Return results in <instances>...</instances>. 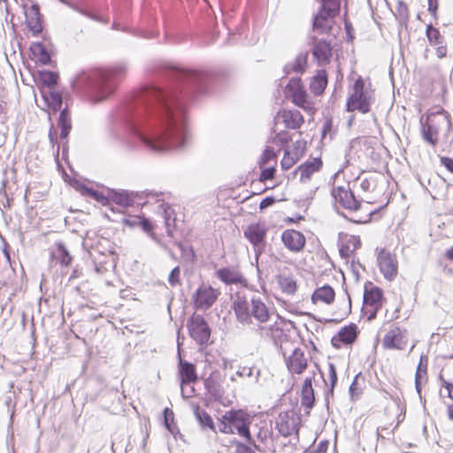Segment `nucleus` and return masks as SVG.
I'll return each mask as SVG.
<instances>
[{"instance_id":"obj_11","label":"nucleus","mask_w":453,"mask_h":453,"mask_svg":"<svg viewBox=\"0 0 453 453\" xmlns=\"http://www.w3.org/2000/svg\"><path fill=\"white\" fill-rule=\"evenodd\" d=\"M284 246L292 252H300L303 250L306 239L303 234L295 229H287L281 234Z\"/></svg>"},{"instance_id":"obj_51","label":"nucleus","mask_w":453,"mask_h":453,"mask_svg":"<svg viewBox=\"0 0 453 453\" xmlns=\"http://www.w3.org/2000/svg\"><path fill=\"white\" fill-rule=\"evenodd\" d=\"M179 248L180 250L181 256L186 261L190 263L195 262L196 256L192 246L185 247L184 245L180 244Z\"/></svg>"},{"instance_id":"obj_38","label":"nucleus","mask_w":453,"mask_h":453,"mask_svg":"<svg viewBox=\"0 0 453 453\" xmlns=\"http://www.w3.org/2000/svg\"><path fill=\"white\" fill-rule=\"evenodd\" d=\"M277 282L283 293L293 296L296 292V281L292 276L280 274L277 276Z\"/></svg>"},{"instance_id":"obj_31","label":"nucleus","mask_w":453,"mask_h":453,"mask_svg":"<svg viewBox=\"0 0 453 453\" xmlns=\"http://www.w3.org/2000/svg\"><path fill=\"white\" fill-rule=\"evenodd\" d=\"M335 297L334 289L326 284L320 288H318L311 295V301L316 303L318 301L323 302L326 304H331L334 303Z\"/></svg>"},{"instance_id":"obj_28","label":"nucleus","mask_w":453,"mask_h":453,"mask_svg":"<svg viewBox=\"0 0 453 453\" xmlns=\"http://www.w3.org/2000/svg\"><path fill=\"white\" fill-rule=\"evenodd\" d=\"M250 314L259 323H265L270 318L267 306L259 298L251 299Z\"/></svg>"},{"instance_id":"obj_60","label":"nucleus","mask_w":453,"mask_h":453,"mask_svg":"<svg viewBox=\"0 0 453 453\" xmlns=\"http://www.w3.org/2000/svg\"><path fill=\"white\" fill-rule=\"evenodd\" d=\"M49 139L51 142V144L54 146L56 143L58 144L57 146V150H56V157H58V153H59V149H60V146L59 144L58 143V140H57V131L56 129L54 128V126L53 124H51L50 126V131H49Z\"/></svg>"},{"instance_id":"obj_6","label":"nucleus","mask_w":453,"mask_h":453,"mask_svg":"<svg viewBox=\"0 0 453 453\" xmlns=\"http://www.w3.org/2000/svg\"><path fill=\"white\" fill-rule=\"evenodd\" d=\"M267 228L260 223L250 224L244 230V237L252 244L256 260L266 247Z\"/></svg>"},{"instance_id":"obj_4","label":"nucleus","mask_w":453,"mask_h":453,"mask_svg":"<svg viewBox=\"0 0 453 453\" xmlns=\"http://www.w3.org/2000/svg\"><path fill=\"white\" fill-rule=\"evenodd\" d=\"M451 127L450 115L444 110L428 114L426 120L420 119L422 138L433 147L438 142L439 130L445 127L447 132H449Z\"/></svg>"},{"instance_id":"obj_35","label":"nucleus","mask_w":453,"mask_h":453,"mask_svg":"<svg viewBox=\"0 0 453 453\" xmlns=\"http://www.w3.org/2000/svg\"><path fill=\"white\" fill-rule=\"evenodd\" d=\"M282 119L286 127L290 129H297L303 123V115L296 110L284 111L282 114Z\"/></svg>"},{"instance_id":"obj_33","label":"nucleus","mask_w":453,"mask_h":453,"mask_svg":"<svg viewBox=\"0 0 453 453\" xmlns=\"http://www.w3.org/2000/svg\"><path fill=\"white\" fill-rule=\"evenodd\" d=\"M30 51L41 65H46L51 63V55L42 42H33Z\"/></svg>"},{"instance_id":"obj_2","label":"nucleus","mask_w":453,"mask_h":453,"mask_svg":"<svg viewBox=\"0 0 453 453\" xmlns=\"http://www.w3.org/2000/svg\"><path fill=\"white\" fill-rule=\"evenodd\" d=\"M127 72V65L124 62L105 68L81 70L73 77L71 85L73 90L86 95L90 102L98 104L115 93Z\"/></svg>"},{"instance_id":"obj_57","label":"nucleus","mask_w":453,"mask_h":453,"mask_svg":"<svg viewBox=\"0 0 453 453\" xmlns=\"http://www.w3.org/2000/svg\"><path fill=\"white\" fill-rule=\"evenodd\" d=\"M163 418L165 427H168L169 425H171V423L174 421L173 411L170 408L165 407L163 411Z\"/></svg>"},{"instance_id":"obj_46","label":"nucleus","mask_w":453,"mask_h":453,"mask_svg":"<svg viewBox=\"0 0 453 453\" xmlns=\"http://www.w3.org/2000/svg\"><path fill=\"white\" fill-rule=\"evenodd\" d=\"M351 94H356L357 97H372V95L368 92L365 81L359 76L353 84V91Z\"/></svg>"},{"instance_id":"obj_9","label":"nucleus","mask_w":453,"mask_h":453,"mask_svg":"<svg viewBox=\"0 0 453 453\" xmlns=\"http://www.w3.org/2000/svg\"><path fill=\"white\" fill-rule=\"evenodd\" d=\"M378 265L384 278L389 281L393 280L398 272V265L394 254L386 249H382L377 257Z\"/></svg>"},{"instance_id":"obj_43","label":"nucleus","mask_w":453,"mask_h":453,"mask_svg":"<svg viewBox=\"0 0 453 453\" xmlns=\"http://www.w3.org/2000/svg\"><path fill=\"white\" fill-rule=\"evenodd\" d=\"M319 9L327 12L328 16L336 17L340 13L341 0H321Z\"/></svg>"},{"instance_id":"obj_61","label":"nucleus","mask_w":453,"mask_h":453,"mask_svg":"<svg viewBox=\"0 0 453 453\" xmlns=\"http://www.w3.org/2000/svg\"><path fill=\"white\" fill-rule=\"evenodd\" d=\"M440 162L449 173H453V157H441Z\"/></svg>"},{"instance_id":"obj_17","label":"nucleus","mask_w":453,"mask_h":453,"mask_svg":"<svg viewBox=\"0 0 453 453\" xmlns=\"http://www.w3.org/2000/svg\"><path fill=\"white\" fill-rule=\"evenodd\" d=\"M178 375L180 380V386L195 383L198 377L196 373V365L187 360L180 357L178 363Z\"/></svg>"},{"instance_id":"obj_7","label":"nucleus","mask_w":453,"mask_h":453,"mask_svg":"<svg viewBox=\"0 0 453 453\" xmlns=\"http://www.w3.org/2000/svg\"><path fill=\"white\" fill-rule=\"evenodd\" d=\"M286 96L292 99L296 106L306 110L309 106L308 95L300 77L291 78L285 88Z\"/></svg>"},{"instance_id":"obj_10","label":"nucleus","mask_w":453,"mask_h":453,"mask_svg":"<svg viewBox=\"0 0 453 453\" xmlns=\"http://www.w3.org/2000/svg\"><path fill=\"white\" fill-rule=\"evenodd\" d=\"M26 25L33 35H38L43 29V18L40 12V6L37 3H34L25 12Z\"/></svg>"},{"instance_id":"obj_49","label":"nucleus","mask_w":453,"mask_h":453,"mask_svg":"<svg viewBox=\"0 0 453 453\" xmlns=\"http://www.w3.org/2000/svg\"><path fill=\"white\" fill-rule=\"evenodd\" d=\"M299 159L295 158V155L290 152V150L287 149L284 151L283 158L280 161V165L283 170L290 169Z\"/></svg>"},{"instance_id":"obj_42","label":"nucleus","mask_w":453,"mask_h":453,"mask_svg":"<svg viewBox=\"0 0 453 453\" xmlns=\"http://www.w3.org/2000/svg\"><path fill=\"white\" fill-rule=\"evenodd\" d=\"M426 35L432 46L441 45L444 43V38L441 35L438 28L434 27L432 24L426 26Z\"/></svg>"},{"instance_id":"obj_64","label":"nucleus","mask_w":453,"mask_h":453,"mask_svg":"<svg viewBox=\"0 0 453 453\" xmlns=\"http://www.w3.org/2000/svg\"><path fill=\"white\" fill-rule=\"evenodd\" d=\"M439 379L442 381V387L448 390V397L453 400V383L445 380L441 374L439 375Z\"/></svg>"},{"instance_id":"obj_22","label":"nucleus","mask_w":453,"mask_h":453,"mask_svg":"<svg viewBox=\"0 0 453 453\" xmlns=\"http://www.w3.org/2000/svg\"><path fill=\"white\" fill-rule=\"evenodd\" d=\"M232 308L240 323L243 325L252 323L250 304L245 299L237 298L233 302Z\"/></svg>"},{"instance_id":"obj_25","label":"nucleus","mask_w":453,"mask_h":453,"mask_svg":"<svg viewBox=\"0 0 453 453\" xmlns=\"http://www.w3.org/2000/svg\"><path fill=\"white\" fill-rule=\"evenodd\" d=\"M312 377H306L302 387L301 403L303 406L308 409L307 413L310 412V410H311L315 404V395L312 387Z\"/></svg>"},{"instance_id":"obj_24","label":"nucleus","mask_w":453,"mask_h":453,"mask_svg":"<svg viewBox=\"0 0 453 453\" xmlns=\"http://www.w3.org/2000/svg\"><path fill=\"white\" fill-rule=\"evenodd\" d=\"M50 260H56L62 267H68L73 262V256L62 242H56V249L50 251Z\"/></svg>"},{"instance_id":"obj_32","label":"nucleus","mask_w":453,"mask_h":453,"mask_svg":"<svg viewBox=\"0 0 453 453\" xmlns=\"http://www.w3.org/2000/svg\"><path fill=\"white\" fill-rule=\"evenodd\" d=\"M204 388L208 394L211 395L214 399H219L223 395V389L219 381V375L216 372H212L207 377L204 381Z\"/></svg>"},{"instance_id":"obj_50","label":"nucleus","mask_w":453,"mask_h":453,"mask_svg":"<svg viewBox=\"0 0 453 453\" xmlns=\"http://www.w3.org/2000/svg\"><path fill=\"white\" fill-rule=\"evenodd\" d=\"M306 150V142L303 140L296 141L293 143V148L290 152L295 155L296 159H300Z\"/></svg>"},{"instance_id":"obj_41","label":"nucleus","mask_w":453,"mask_h":453,"mask_svg":"<svg viewBox=\"0 0 453 453\" xmlns=\"http://www.w3.org/2000/svg\"><path fill=\"white\" fill-rule=\"evenodd\" d=\"M328 373L330 379V388L327 389L325 395V402L327 408L329 406V397L334 396V390L338 380L336 367L333 363L328 364Z\"/></svg>"},{"instance_id":"obj_8","label":"nucleus","mask_w":453,"mask_h":453,"mask_svg":"<svg viewBox=\"0 0 453 453\" xmlns=\"http://www.w3.org/2000/svg\"><path fill=\"white\" fill-rule=\"evenodd\" d=\"M219 292L211 286L201 285L193 295L194 306L196 310L211 308L218 299Z\"/></svg>"},{"instance_id":"obj_54","label":"nucleus","mask_w":453,"mask_h":453,"mask_svg":"<svg viewBox=\"0 0 453 453\" xmlns=\"http://www.w3.org/2000/svg\"><path fill=\"white\" fill-rule=\"evenodd\" d=\"M180 268L177 265L172 269L168 277V282L172 287H174L180 283Z\"/></svg>"},{"instance_id":"obj_52","label":"nucleus","mask_w":453,"mask_h":453,"mask_svg":"<svg viewBox=\"0 0 453 453\" xmlns=\"http://www.w3.org/2000/svg\"><path fill=\"white\" fill-rule=\"evenodd\" d=\"M276 173L275 166L265 167L262 169L258 180L265 182L266 180H273Z\"/></svg>"},{"instance_id":"obj_48","label":"nucleus","mask_w":453,"mask_h":453,"mask_svg":"<svg viewBox=\"0 0 453 453\" xmlns=\"http://www.w3.org/2000/svg\"><path fill=\"white\" fill-rule=\"evenodd\" d=\"M231 444L235 446V453H255L254 449H252V446L255 449H256V447L253 444H250V443L245 444L236 439L232 440ZM257 449H259L258 446H257Z\"/></svg>"},{"instance_id":"obj_56","label":"nucleus","mask_w":453,"mask_h":453,"mask_svg":"<svg viewBox=\"0 0 453 453\" xmlns=\"http://www.w3.org/2000/svg\"><path fill=\"white\" fill-rule=\"evenodd\" d=\"M274 453H297V449L295 443L288 441L282 444L278 450L274 451Z\"/></svg>"},{"instance_id":"obj_30","label":"nucleus","mask_w":453,"mask_h":453,"mask_svg":"<svg viewBox=\"0 0 453 453\" xmlns=\"http://www.w3.org/2000/svg\"><path fill=\"white\" fill-rule=\"evenodd\" d=\"M194 415L203 430L209 429L217 433L216 426L211 415L198 404L193 407Z\"/></svg>"},{"instance_id":"obj_36","label":"nucleus","mask_w":453,"mask_h":453,"mask_svg":"<svg viewBox=\"0 0 453 453\" xmlns=\"http://www.w3.org/2000/svg\"><path fill=\"white\" fill-rule=\"evenodd\" d=\"M340 340L346 345H351L358 335L357 326L354 323L345 326L337 333Z\"/></svg>"},{"instance_id":"obj_45","label":"nucleus","mask_w":453,"mask_h":453,"mask_svg":"<svg viewBox=\"0 0 453 453\" xmlns=\"http://www.w3.org/2000/svg\"><path fill=\"white\" fill-rule=\"evenodd\" d=\"M160 208L162 209V214H163L165 225L166 227V233L168 235H172L173 234L172 225L175 221V219L172 218V214H173V211L168 204H165V203L160 204Z\"/></svg>"},{"instance_id":"obj_47","label":"nucleus","mask_w":453,"mask_h":453,"mask_svg":"<svg viewBox=\"0 0 453 453\" xmlns=\"http://www.w3.org/2000/svg\"><path fill=\"white\" fill-rule=\"evenodd\" d=\"M396 17L401 24L407 25L409 19L408 6L402 1H399L396 6Z\"/></svg>"},{"instance_id":"obj_15","label":"nucleus","mask_w":453,"mask_h":453,"mask_svg":"<svg viewBox=\"0 0 453 453\" xmlns=\"http://www.w3.org/2000/svg\"><path fill=\"white\" fill-rule=\"evenodd\" d=\"M383 291L380 288L374 286L371 281L365 284L363 303L365 306L382 307Z\"/></svg>"},{"instance_id":"obj_27","label":"nucleus","mask_w":453,"mask_h":453,"mask_svg":"<svg viewBox=\"0 0 453 453\" xmlns=\"http://www.w3.org/2000/svg\"><path fill=\"white\" fill-rule=\"evenodd\" d=\"M42 96L47 106L54 114L62 110L63 96L61 92L54 89H49L48 92L42 91Z\"/></svg>"},{"instance_id":"obj_19","label":"nucleus","mask_w":453,"mask_h":453,"mask_svg":"<svg viewBox=\"0 0 453 453\" xmlns=\"http://www.w3.org/2000/svg\"><path fill=\"white\" fill-rule=\"evenodd\" d=\"M372 97H357L356 94H349L346 102V111L352 112L357 111L362 114H366L371 111Z\"/></svg>"},{"instance_id":"obj_53","label":"nucleus","mask_w":453,"mask_h":453,"mask_svg":"<svg viewBox=\"0 0 453 453\" xmlns=\"http://www.w3.org/2000/svg\"><path fill=\"white\" fill-rule=\"evenodd\" d=\"M275 157H276V154H275L274 150L273 149H271V148H266L264 150V152H263V154H262V156H261V157L259 159V162H258L259 166L263 167L270 160H273Z\"/></svg>"},{"instance_id":"obj_3","label":"nucleus","mask_w":453,"mask_h":453,"mask_svg":"<svg viewBox=\"0 0 453 453\" xmlns=\"http://www.w3.org/2000/svg\"><path fill=\"white\" fill-rule=\"evenodd\" d=\"M250 424L251 418L247 411L242 409H231L226 411L221 418L219 419L218 427L219 432L223 434H233L236 433L243 437L248 443L253 444L257 448L250 434Z\"/></svg>"},{"instance_id":"obj_13","label":"nucleus","mask_w":453,"mask_h":453,"mask_svg":"<svg viewBox=\"0 0 453 453\" xmlns=\"http://www.w3.org/2000/svg\"><path fill=\"white\" fill-rule=\"evenodd\" d=\"M334 199L345 209L357 211L361 206V202L357 200L355 194L350 189L340 186L332 191Z\"/></svg>"},{"instance_id":"obj_16","label":"nucleus","mask_w":453,"mask_h":453,"mask_svg":"<svg viewBox=\"0 0 453 453\" xmlns=\"http://www.w3.org/2000/svg\"><path fill=\"white\" fill-rule=\"evenodd\" d=\"M286 365L292 373H303L308 366V362L303 351L300 348H296L292 354L286 359Z\"/></svg>"},{"instance_id":"obj_62","label":"nucleus","mask_w":453,"mask_h":453,"mask_svg":"<svg viewBox=\"0 0 453 453\" xmlns=\"http://www.w3.org/2000/svg\"><path fill=\"white\" fill-rule=\"evenodd\" d=\"M276 139L282 144L286 145L291 141V135L287 131H281L276 134Z\"/></svg>"},{"instance_id":"obj_14","label":"nucleus","mask_w":453,"mask_h":453,"mask_svg":"<svg viewBox=\"0 0 453 453\" xmlns=\"http://www.w3.org/2000/svg\"><path fill=\"white\" fill-rule=\"evenodd\" d=\"M382 345L385 349H403L406 345V330L398 326L391 328L384 336Z\"/></svg>"},{"instance_id":"obj_29","label":"nucleus","mask_w":453,"mask_h":453,"mask_svg":"<svg viewBox=\"0 0 453 453\" xmlns=\"http://www.w3.org/2000/svg\"><path fill=\"white\" fill-rule=\"evenodd\" d=\"M327 73L324 69L317 71V73L312 77L310 82V89L315 96H320L324 93L327 85Z\"/></svg>"},{"instance_id":"obj_12","label":"nucleus","mask_w":453,"mask_h":453,"mask_svg":"<svg viewBox=\"0 0 453 453\" xmlns=\"http://www.w3.org/2000/svg\"><path fill=\"white\" fill-rule=\"evenodd\" d=\"M216 277L226 285L248 286V280L242 273L234 267H222L216 271Z\"/></svg>"},{"instance_id":"obj_58","label":"nucleus","mask_w":453,"mask_h":453,"mask_svg":"<svg viewBox=\"0 0 453 453\" xmlns=\"http://www.w3.org/2000/svg\"><path fill=\"white\" fill-rule=\"evenodd\" d=\"M141 218L142 217H140V216H132L130 218L124 217L121 219V221L125 226H127L129 227H135V226H139Z\"/></svg>"},{"instance_id":"obj_63","label":"nucleus","mask_w":453,"mask_h":453,"mask_svg":"<svg viewBox=\"0 0 453 453\" xmlns=\"http://www.w3.org/2000/svg\"><path fill=\"white\" fill-rule=\"evenodd\" d=\"M333 129V119L332 117L326 118L322 127V137H325Z\"/></svg>"},{"instance_id":"obj_44","label":"nucleus","mask_w":453,"mask_h":453,"mask_svg":"<svg viewBox=\"0 0 453 453\" xmlns=\"http://www.w3.org/2000/svg\"><path fill=\"white\" fill-rule=\"evenodd\" d=\"M308 52H301L295 58L293 64H291V69L293 72L297 73H303L305 72L307 67Z\"/></svg>"},{"instance_id":"obj_34","label":"nucleus","mask_w":453,"mask_h":453,"mask_svg":"<svg viewBox=\"0 0 453 453\" xmlns=\"http://www.w3.org/2000/svg\"><path fill=\"white\" fill-rule=\"evenodd\" d=\"M57 124L58 127L60 128V138L62 140L66 139L72 129L71 114L67 107L59 111Z\"/></svg>"},{"instance_id":"obj_39","label":"nucleus","mask_w":453,"mask_h":453,"mask_svg":"<svg viewBox=\"0 0 453 453\" xmlns=\"http://www.w3.org/2000/svg\"><path fill=\"white\" fill-rule=\"evenodd\" d=\"M37 78L42 86L49 89H53L58 81V74L50 70H39Z\"/></svg>"},{"instance_id":"obj_37","label":"nucleus","mask_w":453,"mask_h":453,"mask_svg":"<svg viewBox=\"0 0 453 453\" xmlns=\"http://www.w3.org/2000/svg\"><path fill=\"white\" fill-rule=\"evenodd\" d=\"M426 373L427 359L426 357L421 356L415 373V389L420 397L422 390V380H426Z\"/></svg>"},{"instance_id":"obj_26","label":"nucleus","mask_w":453,"mask_h":453,"mask_svg":"<svg viewBox=\"0 0 453 453\" xmlns=\"http://www.w3.org/2000/svg\"><path fill=\"white\" fill-rule=\"evenodd\" d=\"M334 16H328L327 12L319 9L317 14L313 16L312 28L313 30L319 31L320 34L328 33L332 29V19Z\"/></svg>"},{"instance_id":"obj_59","label":"nucleus","mask_w":453,"mask_h":453,"mask_svg":"<svg viewBox=\"0 0 453 453\" xmlns=\"http://www.w3.org/2000/svg\"><path fill=\"white\" fill-rule=\"evenodd\" d=\"M276 203V198L273 196H269L262 199L259 203L260 211H264L271 206H273Z\"/></svg>"},{"instance_id":"obj_23","label":"nucleus","mask_w":453,"mask_h":453,"mask_svg":"<svg viewBox=\"0 0 453 453\" xmlns=\"http://www.w3.org/2000/svg\"><path fill=\"white\" fill-rule=\"evenodd\" d=\"M323 165L321 157H314L311 161H306L301 164L295 171V173L300 172V180H310L314 173L319 172Z\"/></svg>"},{"instance_id":"obj_20","label":"nucleus","mask_w":453,"mask_h":453,"mask_svg":"<svg viewBox=\"0 0 453 453\" xmlns=\"http://www.w3.org/2000/svg\"><path fill=\"white\" fill-rule=\"evenodd\" d=\"M138 196L137 192L128 191L125 189H111L109 190L110 199L117 205L127 208L133 206L135 197Z\"/></svg>"},{"instance_id":"obj_55","label":"nucleus","mask_w":453,"mask_h":453,"mask_svg":"<svg viewBox=\"0 0 453 453\" xmlns=\"http://www.w3.org/2000/svg\"><path fill=\"white\" fill-rule=\"evenodd\" d=\"M139 226L148 234H150L151 236H154L153 229L154 226L153 223L150 221V219L142 217L140 220Z\"/></svg>"},{"instance_id":"obj_1","label":"nucleus","mask_w":453,"mask_h":453,"mask_svg":"<svg viewBox=\"0 0 453 453\" xmlns=\"http://www.w3.org/2000/svg\"><path fill=\"white\" fill-rule=\"evenodd\" d=\"M213 81L207 72L170 64L155 67V81L144 85L113 112L110 130L129 150H181L188 145L187 107L205 94Z\"/></svg>"},{"instance_id":"obj_18","label":"nucleus","mask_w":453,"mask_h":453,"mask_svg":"<svg viewBox=\"0 0 453 453\" xmlns=\"http://www.w3.org/2000/svg\"><path fill=\"white\" fill-rule=\"evenodd\" d=\"M276 429L279 434L284 437H288L291 435L293 431L295 430V418H294V411H288L280 412L276 418Z\"/></svg>"},{"instance_id":"obj_40","label":"nucleus","mask_w":453,"mask_h":453,"mask_svg":"<svg viewBox=\"0 0 453 453\" xmlns=\"http://www.w3.org/2000/svg\"><path fill=\"white\" fill-rule=\"evenodd\" d=\"M61 4L68 6L72 10L77 12L78 13L97 22H104V19L99 15L93 13L92 12L85 9L84 7L80 6L79 4L71 2L70 0H58Z\"/></svg>"},{"instance_id":"obj_5","label":"nucleus","mask_w":453,"mask_h":453,"mask_svg":"<svg viewBox=\"0 0 453 453\" xmlns=\"http://www.w3.org/2000/svg\"><path fill=\"white\" fill-rule=\"evenodd\" d=\"M189 336L200 346H207L211 330L206 319L200 314L193 313L187 321Z\"/></svg>"},{"instance_id":"obj_21","label":"nucleus","mask_w":453,"mask_h":453,"mask_svg":"<svg viewBox=\"0 0 453 453\" xmlns=\"http://www.w3.org/2000/svg\"><path fill=\"white\" fill-rule=\"evenodd\" d=\"M311 53L319 65L329 63L332 57V47L324 39L318 41L312 47Z\"/></svg>"}]
</instances>
